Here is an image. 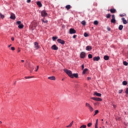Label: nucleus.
<instances>
[{"label": "nucleus", "instance_id": "nucleus-58", "mask_svg": "<svg viewBox=\"0 0 128 128\" xmlns=\"http://www.w3.org/2000/svg\"><path fill=\"white\" fill-rule=\"evenodd\" d=\"M20 52V50H19L18 51V52Z\"/></svg>", "mask_w": 128, "mask_h": 128}, {"label": "nucleus", "instance_id": "nucleus-21", "mask_svg": "<svg viewBox=\"0 0 128 128\" xmlns=\"http://www.w3.org/2000/svg\"><path fill=\"white\" fill-rule=\"evenodd\" d=\"M104 58L105 60H108L110 57L108 56H104Z\"/></svg>", "mask_w": 128, "mask_h": 128}, {"label": "nucleus", "instance_id": "nucleus-17", "mask_svg": "<svg viewBox=\"0 0 128 128\" xmlns=\"http://www.w3.org/2000/svg\"><path fill=\"white\" fill-rule=\"evenodd\" d=\"M122 21L124 24H128V21H126V20L124 18H122Z\"/></svg>", "mask_w": 128, "mask_h": 128}, {"label": "nucleus", "instance_id": "nucleus-57", "mask_svg": "<svg viewBox=\"0 0 128 128\" xmlns=\"http://www.w3.org/2000/svg\"><path fill=\"white\" fill-rule=\"evenodd\" d=\"M120 16H124V15H120Z\"/></svg>", "mask_w": 128, "mask_h": 128}, {"label": "nucleus", "instance_id": "nucleus-60", "mask_svg": "<svg viewBox=\"0 0 128 128\" xmlns=\"http://www.w3.org/2000/svg\"><path fill=\"white\" fill-rule=\"evenodd\" d=\"M0 124H2V122L0 121Z\"/></svg>", "mask_w": 128, "mask_h": 128}, {"label": "nucleus", "instance_id": "nucleus-27", "mask_svg": "<svg viewBox=\"0 0 128 128\" xmlns=\"http://www.w3.org/2000/svg\"><path fill=\"white\" fill-rule=\"evenodd\" d=\"M122 84H123V86H126V84H128V82L123 81L122 82Z\"/></svg>", "mask_w": 128, "mask_h": 128}, {"label": "nucleus", "instance_id": "nucleus-49", "mask_svg": "<svg viewBox=\"0 0 128 128\" xmlns=\"http://www.w3.org/2000/svg\"><path fill=\"white\" fill-rule=\"evenodd\" d=\"M11 40H12L14 41V37H12L11 38Z\"/></svg>", "mask_w": 128, "mask_h": 128}, {"label": "nucleus", "instance_id": "nucleus-33", "mask_svg": "<svg viewBox=\"0 0 128 128\" xmlns=\"http://www.w3.org/2000/svg\"><path fill=\"white\" fill-rule=\"evenodd\" d=\"M92 122H90L88 124L87 126H88V128H90V126H92Z\"/></svg>", "mask_w": 128, "mask_h": 128}, {"label": "nucleus", "instance_id": "nucleus-2", "mask_svg": "<svg viewBox=\"0 0 128 128\" xmlns=\"http://www.w3.org/2000/svg\"><path fill=\"white\" fill-rule=\"evenodd\" d=\"M85 106L86 108H88L90 111L92 112H94V108L90 106V104H88V102H86L85 104Z\"/></svg>", "mask_w": 128, "mask_h": 128}, {"label": "nucleus", "instance_id": "nucleus-48", "mask_svg": "<svg viewBox=\"0 0 128 128\" xmlns=\"http://www.w3.org/2000/svg\"><path fill=\"white\" fill-rule=\"evenodd\" d=\"M91 78H90V77H88V78H87V80H91Z\"/></svg>", "mask_w": 128, "mask_h": 128}, {"label": "nucleus", "instance_id": "nucleus-45", "mask_svg": "<svg viewBox=\"0 0 128 128\" xmlns=\"http://www.w3.org/2000/svg\"><path fill=\"white\" fill-rule=\"evenodd\" d=\"M11 50H16V48H14V47H12Z\"/></svg>", "mask_w": 128, "mask_h": 128}, {"label": "nucleus", "instance_id": "nucleus-8", "mask_svg": "<svg viewBox=\"0 0 128 128\" xmlns=\"http://www.w3.org/2000/svg\"><path fill=\"white\" fill-rule=\"evenodd\" d=\"M57 42H58L59 44H64V43H65L64 40L60 38L57 40Z\"/></svg>", "mask_w": 128, "mask_h": 128}, {"label": "nucleus", "instance_id": "nucleus-52", "mask_svg": "<svg viewBox=\"0 0 128 128\" xmlns=\"http://www.w3.org/2000/svg\"><path fill=\"white\" fill-rule=\"evenodd\" d=\"M10 46H12V44H10V45H9V46H8V48H10Z\"/></svg>", "mask_w": 128, "mask_h": 128}, {"label": "nucleus", "instance_id": "nucleus-40", "mask_svg": "<svg viewBox=\"0 0 128 128\" xmlns=\"http://www.w3.org/2000/svg\"><path fill=\"white\" fill-rule=\"evenodd\" d=\"M124 92L123 90H118V94H122Z\"/></svg>", "mask_w": 128, "mask_h": 128}, {"label": "nucleus", "instance_id": "nucleus-10", "mask_svg": "<svg viewBox=\"0 0 128 128\" xmlns=\"http://www.w3.org/2000/svg\"><path fill=\"white\" fill-rule=\"evenodd\" d=\"M10 18L11 20H16V15L14 13H11Z\"/></svg>", "mask_w": 128, "mask_h": 128}, {"label": "nucleus", "instance_id": "nucleus-47", "mask_svg": "<svg viewBox=\"0 0 128 128\" xmlns=\"http://www.w3.org/2000/svg\"><path fill=\"white\" fill-rule=\"evenodd\" d=\"M76 38V35H74L73 38Z\"/></svg>", "mask_w": 128, "mask_h": 128}, {"label": "nucleus", "instance_id": "nucleus-24", "mask_svg": "<svg viewBox=\"0 0 128 128\" xmlns=\"http://www.w3.org/2000/svg\"><path fill=\"white\" fill-rule=\"evenodd\" d=\"M66 8L68 10H70V8H72V6H70V5H67L66 6Z\"/></svg>", "mask_w": 128, "mask_h": 128}, {"label": "nucleus", "instance_id": "nucleus-31", "mask_svg": "<svg viewBox=\"0 0 128 128\" xmlns=\"http://www.w3.org/2000/svg\"><path fill=\"white\" fill-rule=\"evenodd\" d=\"M52 40H54H54H58V37H56V36H53L52 38Z\"/></svg>", "mask_w": 128, "mask_h": 128}, {"label": "nucleus", "instance_id": "nucleus-44", "mask_svg": "<svg viewBox=\"0 0 128 128\" xmlns=\"http://www.w3.org/2000/svg\"><path fill=\"white\" fill-rule=\"evenodd\" d=\"M38 68H39V66H36V70L35 72H38Z\"/></svg>", "mask_w": 128, "mask_h": 128}, {"label": "nucleus", "instance_id": "nucleus-16", "mask_svg": "<svg viewBox=\"0 0 128 128\" xmlns=\"http://www.w3.org/2000/svg\"><path fill=\"white\" fill-rule=\"evenodd\" d=\"M48 80H56V77L54 76H52L48 77Z\"/></svg>", "mask_w": 128, "mask_h": 128}, {"label": "nucleus", "instance_id": "nucleus-22", "mask_svg": "<svg viewBox=\"0 0 128 128\" xmlns=\"http://www.w3.org/2000/svg\"><path fill=\"white\" fill-rule=\"evenodd\" d=\"M122 28H124V26L120 25L119 26H118L119 30H122Z\"/></svg>", "mask_w": 128, "mask_h": 128}, {"label": "nucleus", "instance_id": "nucleus-51", "mask_svg": "<svg viewBox=\"0 0 128 128\" xmlns=\"http://www.w3.org/2000/svg\"><path fill=\"white\" fill-rule=\"evenodd\" d=\"M113 106H114V108H116V105L113 104Z\"/></svg>", "mask_w": 128, "mask_h": 128}, {"label": "nucleus", "instance_id": "nucleus-63", "mask_svg": "<svg viewBox=\"0 0 128 128\" xmlns=\"http://www.w3.org/2000/svg\"><path fill=\"white\" fill-rule=\"evenodd\" d=\"M62 80H64V79H62Z\"/></svg>", "mask_w": 128, "mask_h": 128}, {"label": "nucleus", "instance_id": "nucleus-32", "mask_svg": "<svg viewBox=\"0 0 128 128\" xmlns=\"http://www.w3.org/2000/svg\"><path fill=\"white\" fill-rule=\"evenodd\" d=\"M42 22H44V24L48 23V20H44V19H42Z\"/></svg>", "mask_w": 128, "mask_h": 128}, {"label": "nucleus", "instance_id": "nucleus-53", "mask_svg": "<svg viewBox=\"0 0 128 128\" xmlns=\"http://www.w3.org/2000/svg\"><path fill=\"white\" fill-rule=\"evenodd\" d=\"M95 126H98V122H96V124H95Z\"/></svg>", "mask_w": 128, "mask_h": 128}, {"label": "nucleus", "instance_id": "nucleus-55", "mask_svg": "<svg viewBox=\"0 0 128 128\" xmlns=\"http://www.w3.org/2000/svg\"><path fill=\"white\" fill-rule=\"evenodd\" d=\"M95 128H98V125H95Z\"/></svg>", "mask_w": 128, "mask_h": 128}, {"label": "nucleus", "instance_id": "nucleus-25", "mask_svg": "<svg viewBox=\"0 0 128 128\" xmlns=\"http://www.w3.org/2000/svg\"><path fill=\"white\" fill-rule=\"evenodd\" d=\"M32 26L34 28H36V26H38V23H36V22H34L32 23Z\"/></svg>", "mask_w": 128, "mask_h": 128}, {"label": "nucleus", "instance_id": "nucleus-30", "mask_svg": "<svg viewBox=\"0 0 128 128\" xmlns=\"http://www.w3.org/2000/svg\"><path fill=\"white\" fill-rule=\"evenodd\" d=\"M94 24L95 26H98V20H95Z\"/></svg>", "mask_w": 128, "mask_h": 128}, {"label": "nucleus", "instance_id": "nucleus-41", "mask_svg": "<svg viewBox=\"0 0 128 128\" xmlns=\"http://www.w3.org/2000/svg\"><path fill=\"white\" fill-rule=\"evenodd\" d=\"M84 64H82V70H84Z\"/></svg>", "mask_w": 128, "mask_h": 128}, {"label": "nucleus", "instance_id": "nucleus-11", "mask_svg": "<svg viewBox=\"0 0 128 128\" xmlns=\"http://www.w3.org/2000/svg\"><path fill=\"white\" fill-rule=\"evenodd\" d=\"M52 49L54 50H58V48L56 46V45L54 44L52 46Z\"/></svg>", "mask_w": 128, "mask_h": 128}, {"label": "nucleus", "instance_id": "nucleus-18", "mask_svg": "<svg viewBox=\"0 0 128 128\" xmlns=\"http://www.w3.org/2000/svg\"><path fill=\"white\" fill-rule=\"evenodd\" d=\"M94 96H102V94L98 93V92H94Z\"/></svg>", "mask_w": 128, "mask_h": 128}, {"label": "nucleus", "instance_id": "nucleus-43", "mask_svg": "<svg viewBox=\"0 0 128 128\" xmlns=\"http://www.w3.org/2000/svg\"><path fill=\"white\" fill-rule=\"evenodd\" d=\"M125 92L126 94H128V88H126V90L125 91Z\"/></svg>", "mask_w": 128, "mask_h": 128}, {"label": "nucleus", "instance_id": "nucleus-20", "mask_svg": "<svg viewBox=\"0 0 128 128\" xmlns=\"http://www.w3.org/2000/svg\"><path fill=\"white\" fill-rule=\"evenodd\" d=\"M36 4L39 6V8H42V4L40 2H38Z\"/></svg>", "mask_w": 128, "mask_h": 128}, {"label": "nucleus", "instance_id": "nucleus-3", "mask_svg": "<svg viewBox=\"0 0 128 128\" xmlns=\"http://www.w3.org/2000/svg\"><path fill=\"white\" fill-rule=\"evenodd\" d=\"M110 22L112 24H116V16L114 14L112 16V19L110 20Z\"/></svg>", "mask_w": 128, "mask_h": 128}, {"label": "nucleus", "instance_id": "nucleus-61", "mask_svg": "<svg viewBox=\"0 0 128 128\" xmlns=\"http://www.w3.org/2000/svg\"><path fill=\"white\" fill-rule=\"evenodd\" d=\"M108 122H106V124H107Z\"/></svg>", "mask_w": 128, "mask_h": 128}, {"label": "nucleus", "instance_id": "nucleus-46", "mask_svg": "<svg viewBox=\"0 0 128 128\" xmlns=\"http://www.w3.org/2000/svg\"><path fill=\"white\" fill-rule=\"evenodd\" d=\"M25 78L28 79V78H32V77H30V76H26Z\"/></svg>", "mask_w": 128, "mask_h": 128}, {"label": "nucleus", "instance_id": "nucleus-37", "mask_svg": "<svg viewBox=\"0 0 128 128\" xmlns=\"http://www.w3.org/2000/svg\"><path fill=\"white\" fill-rule=\"evenodd\" d=\"M80 128H86V125L83 124L80 127Z\"/></svg>", "mask_w": 128, "mask_h": 128}, {"label": "nucleus", "instance_id": "nucleus-15", "mask_svg": "<svg viewBox=\"0 0 128 128\" xmlns=\"http://www.w3.org/2000/svg\"><path fill=\"white\" fill-rule=\"evenodd\" d=\"M78 78V74H72V77H71V78Z\"/></svg>", "mask_w": 128, "mask_h": 128}, {"label": "nucleus", "instance_id": "nucleus-26", "mask_svg": "<svg viewBox=\"0 0 128 128\" xmlns=\"http://www.w3.org/2000/svg\"><path fill=\"white\" fill-rule=\"evenodd\" d=\"M72 124H74V121H72V122L68 126H67L66 128H70V126H72Z\"/></svg>", "mask_w": 128, "mask_h": 128}, {"label": "nucleus", "instance_id": "nucleus-28", "mask_svg": "<svg viewBox=\"0 0 128 128\" xmlns=\"http://www.w3.org/2000/svg\"><path fill=\"white\" fill-rule=\"evenodd\" d=\"M111 15L110 14H108L106 15V18H110Z\"/></svg>", "mask_w": 128, "mask_h": 128}, {"label": "nucleus", "instance_id": "nucleus-5", "mask_svg": "<svg viewBox=\"0 0 128 128\" xmlns=\"http://www.w3.org/2000/svg\"><path fill=\"white\" fill-rule=\"evenodd\" d=\"M91 100H96V102H102V99L99 98H94V97H91Z\"/></svg>", "mask_w": 128, "mask_h": 128}, {"label": "nucleus", "instance_id": "nucleus-35", "mask_svg": "<svg viewBox=\"0 0 128 128\" xmlns=\"http://www.w3.org/2000/svg\"><path fill=\"white\" fill-rule=\"evenodd\" d=\"M123 64H124V66H128V62L124 61V62H123Z\"/></svg>", "mask_w": 128, "mask_h": 128}, {"label": "nucleus", "instance_id": "nucleus-1", "mask_svg": "<svg viewBox=\"0 0 128 128\" xmlns=\"http://www.w3.org/2000/svg\"><path fill=\"white\" fill-rule=\"evenodd\" d=\"M64 72L70 76V78H72V71L70 70H68V69H64Z\"/></svg>", "mask_w": 128, "mask_h": 128}, {"label": "nucleus", "instance_id": "nucleus-23", "mask_svg": "<svg viewBox=\"0 0 128 128\" xmlns=\"http://www.w3.org/2000/svg\"><path fill=\"white\" fill-rule=\"evenodd\" d=\"M88 68H85L83 72H82V74H86V72H88Z\"/></svg>", "mask_w": 128, "mask_h": 128}, {"label": "nucleus", "instance_id": "nucleus-6", "mask_svg": "<svg viewBox=\"0 0 128 128\" xmlns=\"http://www.w3.org/2000/svg\"><path fill=\"white\" fill-rule=\"evenodd\" d=\"M69 32L70 34H76V30L74 28H70Z\"/></svg>", "mask_w": 128, "mask_h": 128}, {"label": "nucleus", "instance_id": "nucleus-56", "mask_svg": "<svg viewBox=\"0 0 128 128\" xmlns=\"http://www.w3.org/2000/svg\"><path fill=\"white\" fill-rule=\"evenodd\" d=\"M96 122H98V120L97 119V120H96Z\"/></svg>", "mask_w": 128, "mask_h": 128}, {"label": "nucleus", "instance_id": "nucleus-54", "mask_svg": "<svg viewBox=\"0 0 128 128\" xmlns=\"http://www.w3.org/2000/svg\"><path fill=\"white\" fill-rule=\"evenodd\" d=\"M21 62H24V60H22Z\"/></svg>", "mask_w": 128, "mask_h": 128}, {"label": "nucleus", "instance_id": "nucleus-62", "mask_svg": "<svg viewBox=\"0 0 128 128\" xmlns=\"http://www.w3.org/2000/svg\"><path fill=\"white\" fill-rule=\"evenodd\" d=\"M30 72H32V71H30Z\"/></svg>", "mask_w": 128, "mask_h": 128}, {"label": "nucleus", "instance_id": "nucleus-59", "mask_svg": "<svg viewBox=\"0 0 128 128\" xmlns=\"http://www.w3.org/2000/svg\"><path fill=\"white\" fill-rule=\"evenodd\" d=\"M102 122L104 121V119H102Z\"/></svg>", "mask_w": 128, "mask_h": 128}, {"label": "nucleus", "instance_id": "nucleus-4", "mask_svg": "<svg viewBox=\"0 0 128 128\" xmlns=\"http://www.w3.org/2000/svg\"><path fill=\"white\" fill-rule=\"evenodd\" d=\"M16 24L18 25V28H20V29L24 28V24H22V22L18 21L16 22Z\"/></svg>", "mask_w": 128, "mask_h": 128}, {"label": "nucleus", "instance_id": "nucleus-50", "mask_svg": "<svg viewBox=\"0 0 128 128\" xmlns=\"http://www.w3.org/2000/svg\"><path fill=\"white\" fill-rule=\"evenodd\" d=\"M27 2H28V4H30V0H27Z\"/></svg>", "mask_w": 128, "mask_h": 128}, {"label": "nucleus", "instance_id": "nucleus-7", "mask_svg": "<svg viewBox=\"0 0 128 128\" xmlns=\"http://www.w3.org/2000/svg\"><path fill=\"white\" fill-rule=\"evenodd\" d=\"M41 16H48V13H46V10H44L41 12Z\"/></svg>", "mask_w": 128, "mask_h": 128}, {"label": "nucleus", "instance_id": "nucleus-12", "mask_svg": "<svg viewBox=\"0 0 128 128\" xmlns=\"http://www.w3.org/2000/svg\"><path fill=\"white\" fill-rule=\"evenodd\" d=\"M110 11L111 14H116V10L114 8H111L110 10Z\"/></svg>", "mask_w": 128, "mask_h": 128}, {"label": "nucleus", "instance_id": "nucleus-19", "mask_svg": "<svg viewBox=\"0 0 128 128\" xmlns=\"http://www.w3.org/2000/svg\"><path fill=\"white\" fill-rule=\"evenodd\" d=\"M92 50V46H87L86 47V50H88V52Z\"/></svg>", "mask_w": 128, "mask_h": 128}, {"label": "nucleus", "instance_id": "nucleus-42", "mask_svg": "<svg viewBox=\"0 0 128 128\" xmlns=\"http://www.w3.org/2000/svg\"><path fill=\"white\" fill-rule=\"evenodd\" d=\"M110 27H107V30H108V32H110Z\"/></svg>", "mask_w": 128, "mask_h": 128}, {"label": "nucleus", "instance_id": "nucleus-9", "mask_svg": "<svg viewBox=\"0 0 128 128\" xmlns=\"http://www.w3.org/2000/svg\"><path fill=\"white\" fill-rule=\"evenodd\" d=\"M81 58H86V52H82L80 54Z\"/></svg>", "mask_w": 128, "mask_h": 128}, {"label": "nucleus", "instance_id": "nucleus-36", "mask_svg": "<svg viewBox=\"0 0 128 128\" xmlns=\"http://www.w3.org/2000/svg\"><path fill=\"white\" fill-rule=\"evenodd\" d=\"M88 58H92V54H89L88 55Z\"/></svg>", "mask_w": 128, "mask_h": 128}, {"label": "nucleus", "instance_id": "nucleus-39", "mask_svg": "<svg viewBox=\"0 0 128 128\" xmlns=\"http://www.w3.org/2000/svg\"><path fill=\"white\" fill-rule=\"evenodd\" d=\"M98 110H96V111H95V113H94V116H96V114H98Z\"/></svg>", "mask_w": 128, "mask_h": 128}, {"label": "nucleus", "instance_id": "nucleus-13", "mask_svg": "<svg viewBox=\"0 0 128 128\" xmlns=\"http://www.w3.org/2000/svg\"><path fill=\"white\" fill-rule=\"evenodd\" d=\"M100 60V56H95L93 58V60L98 62Z\"/></svg>", "mask_w": 128, "mask_h": 128}, {"label": "nucleus", "instance_id": "nucleus-14", "mask_svg": "<svg viewBox=\"0 0 128 128\" xmlns=\"http://www.w3.org/2000/svg\"><path fill=\"white\" fill-rule=\"evenodd\" d=\"M34 46L36 50H38V48H40V46H38V42H34Z\"/></svg>", "mask_w": 128, "mask_h": 128}, {"label": "nucleus", "instance_id": "nucleus-38", "mask_svg": "<svg viewBox=\"0 0 128 128\" xmlns=\"http://www.w3.org/2000/svg\"><path fill=\"white\" fill-rule=\"evenodd\" d=\"M84 36H85V38H88V34L86 32H85L84 34Z\"/></svg>", "mask_w": 128, "mask_h": 128}, {"label": "nucleus", "instance_id": "nucleus-29", "mask_svg": "<svg viewBox=\"0 0 128 128\" xmlns=\"http://www.w3.org/2000/svg\"><path fill=\"white\" fill-rule=\"evenodd\" d=\"M83 26H86V21L83 20L81 22Z\"/></svg>", "mask_w": 128, "mask_h": 128}, {"label": "nucleus", "instance_id": "nucleus-34", "mask_svg": "<svg viewBox=\"0 0 128 128\" xmlns=\"http://www.w3.org/2000/svg\"><path fill=\"white\" fill-rule=\"evenodd\" d=\"M0 17L1 18H4V16L1 13L0 14Z\"/></svg>", "mask_w": 128, "mask_h": 128}]
</instances>
